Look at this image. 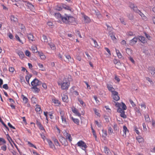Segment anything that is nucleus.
Here are the masks:
<instances>
[{"label": "nucleus", "mask_w": 155, "mask_h": 155, "mask_svg": "<svg viewBox=\"0 0 155 155\" xmlns=\"http://www.w3.org/2000/svg\"><path fill=\"white\" fill-rule=\"evenodd\" d=\"M104 151L107 155H111V153L109 149L106 146L104 147Z\"/></svg>", "instance_id": "18"}, {"label": "nucleus", "mask_w": 155, "mask_h": 155, "mask_svg": "<svg viewBox=\"0 0 155 155\" xmlns=\"http://www.w3.org/2000/svg\"><path fill=\"white\" fill-rule=\"evenodd\" d=\"M110 37L111 39L113 40L114 43H116L117 42V39L116 38L115 36L113 34H110Z\"/></svg>", "instance_id": "37"}, {"label": "nucleus", "mask_w": 155, "mask_h": 155, "mask_svg": "<svg viewBox=\"0 0 155 155\" xmlns=\"http://www.w3.org/2000/svg\"><path fill=\"white\" fill-rule=\"evenodd\" d=\"M48 45L50 46V47L51 48L52 50H55L56 49V48L55 46V45L54 43L52 42H51L50 43H48Z\"/></svg>", "instance_id": "36"}, {"label": "nucleus", "mask_w": 155, "mask_h": 155, "mask_svg": "<svg viewBox=\"0 0 155 155\" xmlns=\"http://www.w3.org/2000/svg\"><path fill=\"white\" fill-rule=\"evenodd\" d=\"M25 54L26 56H28V57H30L31 56V53L28 50H26L25 51Z\"/></svg>", "instance_id": "64"}, {"label": "nucleus", "mask_w": 155, "mask_h": 155, "mask_svg": "<svg viewBox=\"0 0 155 155\" xmlns=\"http://www.w3.org/2000/svg\"><path fill=\"white\" fill-rule=\"evenodd\" d=\"M127 53L129 55H131L132 53V50L130 48H127L126 49Z\"/></svg>", "instance_id": "44"}, {"label": "nucleus", "mask_w": 155, "mask_h": 155, "mask_svg": "<svg viewBox=\"0 0 155 155\" xmlns=\"http://www.w3.org/2000/svg\"><path fill=\"white\" fill-rule=\"evenodd\" d=\"M130 7L131 9H133L135 12L137 13L140 12V10L138 9L137 7L134 4L130 3Z\"/></svg>", "instance_id": "14"}, {"label": "nucleus", "mask_w": 155, "mask_h": 155, "mask_svg": "<svg viewBox=\"0 0 155 155\" xmlns=\"http://www.w3.org/2000/svg\"><path fill=\"white\" fill-rule=\"evenodd\" d=\"M115 106L118 108H120L124 110L127 109V106L124 103L122 102L121 103H120L118 102L116 103Z\"/></svg>", "instance_id": "4"}, {"label": "nucleus", "mask_w": 155, "mask_h": 155, "mask_svg": "<svg viewBox=\"0 0 155 155\" xmlns=\"http://www.w3.org/2000/svg\"><path fill=\"white\" fill-rule=\"evenodd\" d=\"M26 5L31 10H33L34 8L33 5L29 2H27L26 4Z\"/></svg>", "instance_id": "25"}, {"label": "nucleus", "mask_w": 155, "mask_h": 155, "mask_svg": "<svg viewBox=\"0 0 155 155\" xmlns=\"http://www.w3.org/2000/svg\"><path fill=\"white\" fill-rule=\"evenodd\" d=\"M31 102L34 104H36L37 103V100L36 98L35 97H32L31 98Z\"/></svg>", "instance_id": "47"}, {"label": "nucleus", "mask_w": 155, "mask_h": 155, "mask_svg": "<svg viewBox=\"0 0 155 155\" xmlns=\"http://www.w3.org/2000/svg\"><path fill=\"white\" fill-rule=\"evenodd\" d=\"M72 110L76 115L79 117L81 116V114L78 111V110L75 107L72 108Z\"/></svg>", "instance_id": "21"}, {"label": "nucleus", "mask_w": 155, "mask_h": 155, "mask_svg": "<svg viewBox=\"0 0 155 155\" xmlns=\"http://www.w3.org/2000/svg\"><path fill=\"white\" fill-rule=\"evenodd\" d=\"M18 54L20 58L22 59H23L25 56L24 53L21 51H18Z\"/></svg>", "instance_id": "41"}, {"label": "nucleus", "mask_w": 155, "mask_h": 155, "mask_svg": "<svg viewBox=\"0 0 155 155\" xmlns=\"http://www.w3.org/2000/svg\"><path fill=\"white\" fill-rule=\"evenodd\" d=\"M113 128L114 130H118V126L116 124H114Z\"/></svg>", "instance_id": "61"}, {"label": "nucleus", "mask_w": 155, "mask_h": 155, "mask_svg": "<svg viewBox=\"0 0 155 155\" xmlns=\"http://www.w3.org/2000/svg\"><path fill=\"white\" fill-rule=\"evenodd\" d=\"M5 140L3 138H0V146L3 145L6 143Z\"/></svg>", "instance_id": "40"}, {"label": "nucleus", "mask_w": 155, "mask_h": 155, "mask_svg": "<svg viewBox=\"0 0 155 155\" xmlns=\"http://www.w3.org/2000/svg\"><path fill=\"white\" fill-rule=\"evenodd\" d=\"M145 78L151 84H153V81H152L151 79H150V78L148 77H146Z\"/></svg>", "instance_id": "57"}, {"label": "nucleus", "mask_w": 155, "mask_h": 155, "mask_svg": "<svg viewBox=\"0 0 155 155\" xmlns=\"http://www.w3.org/2000/svg\"><path fill=\"white\" fill-rule=\"evenodd\" d=\"M136 139L139 143H142L143 141V138L140 136L137 137Z\"/></svg>", "instance_id": "39"}, {"label": "nucleus", "mask_w": 155, "mask_h": 155, "mask_svg": "<svg viewBox=\"0 0 155 155\" xmlns=\"http://www.w3.org/2000/svg\"><path fill=\"white\" fill-rule=\"evenodd\" d=\"M65 17L62 16L61 20L63 23L66 24H68V17L69 16L66 14H65Z\"/></svg>", "instance_id": "15"}, {"label": "nucleus", "mask_w": 155, "mask_h": 155, "mask_svg": "<svg viewBox=\"0 0 155 155\" xmlns=\"http://www.w3.org/2000/svg\"><path fill=\"white\" fill-rule=\"evenodd\" d=\"M117 111L118 112L120 113V116L121 117L124 118H126L127 117L126 115L125 114L124 110L120 108H117Z\"/></svg>", "instance_id": "9"}, {"label": "nucleus", "mask_w": 155, "mask_h": 155, "mask_svg": "<svg viewBox=\"0 0 155 155\" xmlns=\"http://www.w3.org/2000/svg\"><path fill=\"white\" fill-rule=\"evenodd\" d=\"M107 87L109 91H110L112 94L114 93V92H116L114 88L113 87L112 85L110 84H107Z\"/></svg>", "instance_id": "12"}, {"label": "nucleus", "mask_w": 155, "mask_h": 155, "mask_svg": "<svg viewBox=\"0 0 155 155\" xmlns=\"http://www.w3.org/2000/svg\"><path fill=\"white\" fill-rule=\"evenodd\" d=\"M62 7L64 9L68 10L70 11L71 10V8L68 6H67L64 4H63L62 5Z\"/></svg>", "instance_id": "48"}, {"label": "nucleus", "mask_w": 155, "mask_h": 155, "mask_svg": "<svg viewBox=\"0 0 155 155\" xmlns=\"http://www.w3.org/2000/svg\"><path fill=\"white\" fill-rule=\"evenodd\" d=\"M53 112H50L48 113V115L50 116V118L51 119H53L54 118V117L53 115Z\"/></svg>", "instance_id": "62"}, {"label": "nucleus", "mask_w": 155, "mask_h": 155, "mask_svg": "<svg viewBox=\"0 0 155 155\" xmlns=\"http://www.w3.org/2000/svg\"><path fill=\"white\" fill-rule=\"evenodd\" d=\"M138 38L137 37H134L130 41V44L131 45H134L137 42Z\"/></svg>", "instance_id": "16"}, {"label": "nucleus", "mask_w": 155, "mask_h": 155, "mask_svg": "<svg viewBox=\"0 0 155 155\" xmlns=\"http://www.w3.org/2000/svg\"><path fill=\"white\" fill-rule=\"evenodd\" d=\"M71 76L68 75L67 78H64L62 81H58V84L59 86H61V88L62 90H67L70 86V81Z\"/></svg>", "instance_id": "1"}, {"label": "nucleus", "mask_w": 155, "mask_h": 155, "mask_svg": "<svg viewBox=\"0 0 155 155\" xmlns=\"http://www.w3.org/2000/svg\"><path fill=\"white\" fill-rule=\"evenodd\" d=\"M53 140L54 143L55 145L56 146H58L59 147H60L61 146L57 139L56 138H54L53 139Z\"/></svg>", "instance_id": "33"}, {"label": "nucleus", "mask_w": 155, "mask_h": 155, "mask_svg": "<svg viewBox=\"0 0 155 155\" xmlns=\"http://www.w3.org/2000/svg\"><path fill=\"white\" fill-rule=\"evenodd\" d=\"M18 26H19L20 28L21 29V31L24 32L25 31V28L24 25L23 24L19 23Z\"/></svg>", "instance_id": "28"}, {"label": "nucleus", "mask_w": 155, "mask_h": 155, "mask_svg": "<svg viewBox=\"0 0 155 155\" xmlns=\"http://www.w3.org/2000/svg\"><path fill=\"white\" fill-rule=\"evenodd\" d=\"M46 140L48 143L49 147L51 148L52 149L55 148L54 145L50 139H46Z\"/></svg>", "instance_id": "10"}, {"label": "nucleus", "mask_w": 155, "mask_h": 155, "mask_svg": "<svg viewBox=\"0 0 155 155\" xmlns=\"http://www.w3.org/2000/svg\"><path fill=\"white\" fill-rule=\"evenodd\" d=\"M64 56L67 59L66 61H65L66 63L71 64H72L74 63V59L71 58L69 55L65 54L64 55Z\"/></svg>", "instance_id": "5"}, {"label": "nucleus", "mask_w": 155, "mask_h": 155, "mask_svg": "<svg viewBox=\"0 0 155 155\" xmlns=\"http://www.w3.org/2000/svg\"><path fill=\"white\" fill-rule=\"evenodd\" d=\"M31 49L33 53H36L37 52L38 53L39 52L38 51L37 47L35 45H34L32 46L31 47Z\"/></svg>", "instance_id": "24"}, {"label": "nucleus", "mask_w": 155, "mask_h": 155, "mask_svg": "<svg viewBox=\"0 0 155 155\" xmlns=\"http://www.w3.org/2000/svg\"><path fill=\"white\" fill-rule=\"evenodd\" d=\"M115 51L118 58H121L122 57V55L121 54L120 52L116 48Z\"/></svg>", "instance_id": "38"}, {"label": "nucleus", "mask_w": 155, "mask_h": 155, "mask_svg": "<svg viewBox=\"0 0 155 155\" xmlns=\"http://www.w3.org/2000/svg\"><path fill=\"white\" fill-rule=\"evenodd\" d=\"M62 100L63 101L66 103L68 102V96L67 95L64 94L62 97Z\"/></svg>", "instance_id": "30"}, {"label": "nucleus", "mask_w": 155, "mask_h": 155, "mask_svg": "<svg viewBox=\"0 0 155 155\" xmlns=\"http://www.w3.org/2000/svg\"><path fill=\"white\" fill-rule=\"evenodd\" d=\"M37 64L41 71H46L45 68L44 67L42 64L40 63H38Z\"/></svg>", "instance_id": "27"}, {"label": "nucleus", "mask_w": 155, "mask_h": 155, "mask_svg": "<svg viewBox=\"0 0 155 155\" xmlns=\"http://www.w3.org/2000/svg\"><path fill=\"white\" fill-rule=\"evenodd\" d=\"M21 98L23 100L24 103L25 104L27 103L28 102V98L23 95H22L21 96Z\"/></svg>", "instance_id": "35"}, {"label": "nucleus", "mask_w": 155, "mask_h": 155, "mask_svg": "<svg viewBox=\"0 0 155 155\" xmlns=\"http://www.w3.org/2000/svg\"><path fill=\"white\" fill-rule=\"evenodd\" d=\"M120 20L121 22L124 25H126V23H125V21L124 19L123 18H122V17L120 18Z\"/></svg>", "instance_id": "58"}, {"label": "nucleus", "mask_w": 155, "mask_h": 155, "mask_svg": "<svg viewBox=\"0 0 155 155\" xmlns=\"http://www.w3.org/2000/svg\"><path fill=\"white\" fill-rule=\"evenodd\" d=\"M83 15V17L84 18L85 23H89L91 22V20L90 18L85 15L84 13H81Z\"/></svg>", "instance_id": "13"}, {"label": "nucleus", "mask_w": 155, "mask_h": 155, "mask_svg": "<svg viewBox=\"0 0 155 155\" xmlns=\"http://www.w3.org/2000/svg\"><path fill=\"white\" fill-rule=\"evenodd\" d=\"M138 39L143 43L144 44L147 42V41L145 38L142 36H138Z\"/></svg>", "instance_id": "20"}, {"label": "nucleus", "mask_w": 155, "mask_h": 155, "mask_svg": "<svg viewBox=\"0 0 155 155\" xmlns=\"http://www.w3.org/2000/svg\"><path fill=\"white\" fill-rule=\"evenodd\" d=\"M112 96L113 99L116 101H118L120 100V98L118 96V93L117 92H114V93L112 94Z\"/></svg>", "instance_id": "7"}, {"label": "nucleus", "mask_w": 155, "mask_h": 155, "mask_svg": "<svg viewBox=\"0 0 155 155\" xmlns=\"http://www.w3.org/2000/svg\"><path fill=\"white\" fill-rule=\"evenodd\" d=\"M41 82L37 79H34L31 83L32 87H35L39 86Z\"/></svg>", "instance_id": "6"}, {"label": "nucleus", "mask_w": 155, "mask_h": 155, "mask_svg": "<svg viewBox=\"0 0 155 155\" xmlns=\"http://www.w3.org/2000/svg\"><path fill=\"white\" fill-rule=\"evenodd\" d=\"M36 107L35 109V110L37 113L40 114L42 112L40 106L39 105H36Z\"/></svg>", "instance_id": "22"}, {"label": "nucleus", "mask_w": 155, "mask_h": 155, "mask_svg": "<svg viewBox=\"0 0 155 155\" xmlns=\"http://www.w3.org/2000/svg\"><path fill=\"white\" fill-rule=\"evenodd\" d=\"M52 102L55 104L56 106H59L60 105L61 103L58 100L56 99L55 98L52 99Z\"/></svg>", "instance_id": "23"}, {"label": "nucleus", "mask_w": 155, "mask_h": 155, "mask_svg": "<svg viewBox=\"0 0 155 155\" xmlns=\"http://www.w3.org/2000/svg\"><path fill=\"white\" fill-rule=\"evenodd\" d=\"M143 128V130L144 131L147 132V129L146 127V124L145 123H143L142 124Z\"/></svg>", "instance_id": "59"}, {"label": "nucleus", "mask_w": 155, "mask_h": 155, "mask_svg": "<svg viewBox=\"0 0 155 155\" xmlns=\"http://www.w3.org/2000/svg\"><path fill=\"white\" fill-rule=\"evenodd\" d=\"M7 146L5 144H3L2 146L1 147V149L4 151H5L7 150Z\"/></svg>", "instance_id": "56"}, {"label": "nucleus", "mask_w": 155, "mask_h": 155, "mask_svg": "<svg viewBox=\"0 0 155 155\" xmlns=\"http://www.w3.org/2000/svg\"><path fill=\"white\" fill-rule=\"evenodd\" d=\"M76 145L84 150H85L86 148L87 147L85 143L81 140L78 142Z\"/></svg>", "instance_id": "3"}, {"label": "nucleus", "mask_w": 155, "mask_h": 155, "mask_svg": "<svg viewBox=\"0 0 155 155\" xmlns=\"http://www.w3.org/2000/svg\"><path fill=\"white\" fill-rule=\"evenodd\" d=\"M72 120L73 121L75 124H76L77 125H78L79 123V120L76 118H74L73 117H71V118Z\"/></svg>", "instance_id": "43"}, {"label": "nucleus", "mask_w": 155, "mask_h": 155, "mask_svg": "<svg viewBox=\"0 0 155 155\" xmlns=\"http://www.w3.org/2000/svg\"><path fill=\"white\" fill-rule=\"evenodd\" d=\"M91 39L93 41L94 44V45L92 46L98 49H99L100 48V46L98 44L96 41L93 38H91Z\"/></svg>", "instance_id": "19"}, {"label": "nucleus", "mask_w": 155, "mask_h": 155, "mask_svg": "<svg viewBox=\"0 0 155 155\" xmlns=\"http://www.w3.org/2000/svg\"><path fill=\"white\" fill-rule=\"evenodd\" d=\"M134 130L138 135H140V133L138 130V128L136 126H134L133 127Z\"/></svg>", "instance_id": "42"}, {"label": "nucleus", "mask_w": 155, "mask_h": 155, "mask_svg": "<svg viewBox=\"0 0 155 155\" xmlns=\"http://www.w3.org/2000/svg\"><path fill=\"white\" fill-rule=\"evenodd\" d=\"M37 86L35 87H32L31 88L33 89L34 90V91L35 92H38L40 90L39 88H38L37 87Z\"/></svg>", "instance_id": "55"}, {"label": "nucleus", "mask_w": 155, "mask_h": 155, "mask_svg": "<svg viewBox=\"0 0 155 155\" xmlns=\"http://www.w3.org/2000/svg\"><path fill=\"white\" fill-rule=\"evenodd\" d=\"M93 110L95 114L98 117H100V114L98 112V110H97L96 108L93 109Z\"/></svg>", "instance_id": "50"}, {"label": "nucleus", "mask_w": 155, "mask_h": 155, "mask_svg": "<svg viewBox=\"0 0 155 155\" xmlns=\"http://www.w3.org/2000/svg\"><path fill=\"white\" fill-rule=\"evenodd\" d=\"M28 144V146L31 147H33L36 149H37V148L33 144L31 143L30 142L28 141L27 142Z\"/></svg>", "instance_id": "49"}, {"label": "nucleus", "mask_w": 155, "mask_h": 155, "mask_svg": "<svg viewBox=\"0 0 155 155\" xmlns=\"http://www.w3.org/2000/svg\"><path fill=\"white\" fill-rule=\"evenodd\" d=\"M42 38L43 40H42V41L45 43H48V39L47 37V36L44 35H42Z\"/></svg>", "instance_id": "46"}, {"label": "nucleus", "mask_w": 155, "mask_h": 155, "mask_svg": "<svg viewBox=\"0 0 155 155\" xmlns=\"http://www.w3.org/2000/svg\"><path fill=\"white\" fill-rule=\"evenodd\" d=\"M127 35L128 36H132L134 35L133 33L131 31H128L127 32Z\"/></svg>", "instance_id": "53"}, {"label": "nucleus", "mask_w": 155, "mask_h": 155, "mask_svg": "<svg viewBox=\"0 0 155 155\" xmlns=\"http://www.w3.org/2000/svg\"><path fill=\"white\" fill-rule=\"evenodd\" d=\"M94 123L98 127H101V122H99L97 120H95Z\"/></svg>", "instance_id": "54"}, {"label": "nucleus", "mask_w": 155, "mask_h": 155, "mask_svg": "<svg viewBox=\"0 0 155 155\" xmlns=\"http://www.w3.org/2000/svg\"><path fill=\"white\" fill-rule=\"evenodd\" d=\"M103 134H102V137L104 138H106L107 136V133L106 130H102Z\"/></svg>", "instance_id": "45"}, {"label": "nucleus", "mask_w": 155, "mask_h": 155, "mask_svg": "<svg viewBox=\"0 0 155 155\" xmlns=\"http://www.w3.org/2000/svg\"><path fill=\"white\" fill-rule=\"evenodd\" d=\"M28 38L30 42L34 41L33 35L31 34H29L27 35Z\"/></svg>", "instance_id": "26"}, {"label": "nucleus", "mask_w": 155, "mask_h": 155, "mask_svg": "<svg viewBox=\"0 0 155 155\" xmlns=\"http://www.w3.org/2000/svg\"><path fill=\"white\" fill-rule=\"evenodd\" d=\"M54 16L56 18L58 19V20L61 19L62 16H61V14L59 13H55L54 14Z\"/></svg>", "instance_id": "34"}, {"label": "nucleus", "mask_w": 155, "mask_h": 155, "mask_svg": "<svg viewBox=\"0 0 155 155\" xmlns=\"http://www.w3.org/2000/svg\"><path fill=\"white\" fill-rule=\"evenodd\" d=\"M60 114L62 120L61 124L63 127H65L67 125L66 116L64 112L61 110L60 111Z\"/></svg>", "instance_id": "2"}, {"label": "nucleus", "mask_w": 155, "mask_h": 155, "mask_svg": "<svg viewBox=\"0 0 155 155\" xmlns=\"http://www.w3.org/2000/svg\"><path fill=\"white\" fill-rule=\"evenodd\" d=\"M31 77V75H27L26 76L25 78L26 79V81H27V83L28 84H29V81Z\"/></svg>", "instance_id": "51"}, {"label": "nucleus", "mask_w": 155, "mask_h": 155, "mask_svg": "<svg viewBox=\"0 0 155 155\" xmlns=\"http://www.w3.org/2000/svg\"><path fill=\"white\" fill-rule=\"evenodd\" d=\"M94 98L95 99V100L96 101V103L98 104H100V101L98 100L97 97L96 96H94Z\"/></svg>", "instance_id": "63"}, {"label": "nucleus", "mask_w": 155, "mask_h": 155, "mask_svg": "<svg viewBox=\"0 0 155 155\" xmlns=\"http://www.w3.org/2000/svg\"><path fill=\"white\" fill-rule=\"evenodd\" d=\"M15 37L17 40L20 43L23 44V43L22 41L20 40L19 37L17 35H15Z\"/></svg>", "instance_id": "60"}, {"label": "nucleus", "mask_w": 155, "mask_h": 155, "mask_svg": "<svg viewBox=\"0 0 155 155\" xmlns=\"http://www.w3.org/2000/svg\"><path fill=\"white\" fill-rule=\"evenodd\" d=\"M10 18L11 20V21L14 23H16L18 22V18L17 17H15L13 15H11L10 16Z\"/></svg>", "instance_id": "17"}, {"label": "nucleus", "mask_w": 155, "mask_h": 155, "mask_svg": "<svg viewBox=\"0 0 155 155\" xmlns=\"http://www.w3.org/2000/svg\"><path fill=\"white\" fill-rule=\"evenodd\" d=\"M38 54L41 60H45L46 58L45 55L42 52H38Z\"/></svg>", "instance_id": "31"}, {"label": "nucleus", "mask_w": 155, "mask_h": 155, "mask_svg": "<svg viewBox=\"0 0 155 155\" xmlns=\"http://www.w3.org/2000/svg\"><path fill=\"white\" fill-rule=\"evenodd\" d=\"M78 100L80 104L82 105L83 106H85L86 104L84 103V102L81 99L78 98Z\"/></svg>", "instance_id": "52"}, {"label": "nucleus", "mask_w": 155, "mask_h": 155, "mask_svg": "<svg viewBox=\"0 0 155 155\" xmlns=\"http://www.w3.org/2000/svg\"><path fill=\"white\" fill-rule=\"evenodd\" d=\"M148 70L152 76L155 78V68L153 67H149Z\"/></svg>", "instance_id": "8"}, {"label": "nucleus", "mask_w": 155, "mask_h": 155, "mask_svg": "<svg viewBox=\"0 0 155 155\" xmlns=\"http://www.w3.org/2000/svg\"><path fill=\"white\" fill-rule=\"evenodd\" d=\"M68 24L70 23H73L75 21V18L73 17L70 16L68 17Z\"/></svg>", "instance_id": "32"}, {"label": "nucleus", "mask_w": 155, "mask_h": 155, "mask_svg": "<svg viewBox=\"0 0 155 155\" xmlns=\"http://www.w3.org/2000/svg\"><path fill=\"white\" fill-rule=\"evenodd\" d=\"M123 131L124 133L123 136L125 137L126 136V133L127 132H128L129 130L127 129V127L125 126H123Z\"/></svg>", "instance_id": "29"}, {"label": "nucleus", "mask_w": 155, "mask_h": 155, "mask_svg": "<svg viewBox=\"0 0 155 155\" xmlns=\"http://www.w3.org/2000/svg\"><path fill=\"white\" fill-rule=\"evenodd\" d=\"M59 140L63 145L65 146L68 145L67 142L65 138L64 137H61Z\"/></svg>", "instance_id": "11"}]
</instances>
